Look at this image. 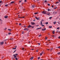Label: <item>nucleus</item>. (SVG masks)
I'll use <instances>...</instances> for the list:
<instances>
[{
  "label": "nucleus",
  "mask_w": 60,
  "mask_h": 60,
  "mask_svg": "<svg viewBox=\"0 0 60 60\" xmlns=\"http://www.w3.org/2000/svg\"><path fill=\"white\" fill-rule=\"evenodd\" d=\"M42 13L43 14H47V12L45 11H44L42 12Z\"/></svg>",
  "instance_id": "1"
},
{
  "label": "nucleus",
  "mask_w": 60,
  "mask_h": 60,
  "mask_svg": "<svg viewBox=\"0 0 60 60\" xmlns=\"http://www.w3.org/2000/svg\"><path fill=\"white\" fill-rule=\"evenodd\" d=\"M31 7H32V8H35V7H36L35 6H34V5H32L31 6Z\"/></svg>",
  "instance_id": "2"
},
{
  "label": "nucleus",
  "mask_w": 60,
  "mask_h": 60,
  "mask_svg": "<svg viewBox=\"0 0 60 60\" xmlns=\"http://www.w3.org/2000/svg\"><path fill=\"white\" fill-rule=\"evenodd\" d=\"M46 29V28H45L44 29H42L41 30L42 31H45Z\"/></svg>",
  "instance_id": "3"
},
{
  "label": "nucleus",
  "mask_w": 60,
  "mask_h": 60,
  "mask_svg": "<svg viewBox=\"0 0 60 60\" xmlns=\"http://www.w3.org/2000/svg\"><path fill=\"white\" fill-rule=\"evenodd\" d=\"M24 30H26L27 31H28V28H25L24 29Z\"/></svg>",
  "instance_id": "4"
},
{
  "label": "nucleus",
  "mask_w": 60,
  "mask_h": 60,
  "mask_svg": "<svg viewBox=\"0 0 60 60\" xmlns=\"http://www.w3.org/2000/svg\"><path fill=\"white\" fill-rule=\"evenodd\" d=\"M31 24H32V25H34L35 24V23L34 22H31Z\"/></svg>",
  "instance_id": "5"
},
{
  "label": "nucleus",
  "mask_w": 60,
  "mask_h": 60,
  "mask_svg": "<svg viewBox=\"0 0 60 60\" xmlns=\"http://www.w3.org/2000/svg\"><path fill=\"white\" fill-rule=\"evenodd\" d=\"M44 52L43 51V52H42V53H40V56H41V55H42V54H43Z\"/></svg>",
  "instance_id": "6"
},
{
  "label": "nucleus",
  "mask_w": 60,
  "mask_h": 60,
  "mask_svg": "<svg viewBox=\"0 0 60 60\" xmlns=\"http://www.w3.org/2000/svg\"><path fill=\"white\" fill-rule=\"evenodd\" d=\"M4 43V42H0V44H1V45H3V44Z\"/></svg>",
  "instance_id": "7"
},
{
  "label": "nucleus",
  "mask_w": 60,
  "mask_h": 60,
  "mask_svg": "<svg viewBox=\"0 0 60 60\" xmlns=\"http://www.w3.org/2000/svg\"><path fill=\"white\" fill-rule=\"evenodd\" d=\"M56 35H53L52 36V37H54V38H56Z\"/></svg>",
  "instance_id": "8"
},
{
  "label": "nucleus",
  "mask_w": 60,
  "mask_h": 60,
  "mask_svg": "<svg viewBox=\"0 0 60 60\" xmlns=\"http://www.w3.org/2000/svg\"><path fill=\"white\" fill-rule=\"evenodd\" d=\"M41 28V27L40 28H37L36 29V30H38V29H41V28Z\"/></svg>",
  "instance_id": "9"
},
{
  "label": "nucleus",
  "mask_w": 60,
  "mask_h": 60,
  "mask_svg": "<svg viewBox=\"0 0 60 60\" xmlns=\"http://www.w3.org/2000/svg\"><path fill=\"white\" fill-rule=\"evenodd\" d=\"M35 19H37V20H38L39 19V17H38V18H37V17H35Z\"/></svg>",
  "instance_id": "10"
},
{
  "label": "nucleus",
  "mask_w": 60,
  "mask_h": 60,
  "mask_svg": "<svg viewBox=\"0 0 60 60\" xmlns=\"http://www.w3.org/2000/svg\"><path fill=\"white\" fill-rule=\"evenodd\" d=\"M32 26L30 25H29V26H28V28H30V27H31Z\"/></svg>",
  "instance_id": "11"
},
{
  "label": "nucleus",
  "mask_w": 60,
  "mask_h": 60,
  "mask_svg": "<svg viewBox=\"0 0 60 60\" xmlns=\"http://www.w3.org/2000/svg\"><path fill=\"white\" fill-rule=\"evenodd\" d=\"M34 59V57H32L30 58V60H33Z\"/></svg>",
  "instance_id": "12"
},
{
  "label": "nucleus",
  "mask_w": 60,
  "mask_h": 60,
  "mask_svg": "<svg viewBox=\"0 0 60 60\" xmlns=\"http://www.w3.org/2000/svg\"><path fill=\"white\" fill-rule=\"evenodd\" d=\"M40 23H41V25H42L43 24H42V21H41Z\"/></svg>",
  "instance_id": "13"
},
{
  "label": "nucleus",
  "mask_w": 60,
  "mask_h": 60,
  "mask_svg": "<svg viewBox=\"0 0 60 60\" xmlns=\"http://www.w3.org/2000/svg\"><path fill=\"white\" fill-rule=\"evenodd\" d=\"M56 21L54 22H53V23L54 24H56Z\"/></svg>",
  "instance_id": "14"
},
{
  "label": "nucleus",
  "mask_w": 60,
  "mask_h": 60,
  "mask_svg": "<svg viewBox=\"0 0 60 60\" xmlns=\"http://www.w3.org/2000/svg\"><path fill=\"white\" fill-rule=\"evenodd\" d=\"M47 15H49V16L50 15V13H49L47 14Z\"/></svg>",
  "instance_id": "15"
},
{
  "label": "nucleus",
  "mask_w": 60,
  "mask_h": 60,
  "mask_svg": "<svg viewBox=\"0 0 60 60\" xmlns=\"http://www.w3.org/2000/svg\"><path fill=\"white\" fill-rule=\"evenodd\" d=\"M52 27V26H49V28H51Z\"/></svg>",
  "instance_id": "16"
},
{
  "label": "nucleus",
  "mask_w": 60,
  "mask_h": 60,
  "mask_svg": "<svg viewBox=\"0 0 60 60\" xmlns=\"http://www.w3.org/2000/svg\"><path fill=\"white\" fill-rule=\"evenodd\" d=\"M14 3V1H12L11 2V4H13V3Z\"/></svg>",
  "instance_id": "17"
},
{
  "label": "nucleus",
  "mask_w": 60,
  "mask_h": 60,
  "mask_svg": "<svg viewBox=\"0 0 60 60\" xmlns=\"http://www.w3.org/2000/svg\"><path fill=\"white\" fill-rule=\"evenodd\" d=\"M38 13V12H35L34 13V14L36 15Z\"/></svg>",
  "instance_id": "18"
},
{
  "label": "nucleus",
  "mask_w": 60,
  "mask_h": 60,
  "mask_svg": "<svg viewBox=\"0 0 60 60\" xmlns=\"http://www.w3.org/2000/svg\"><path fill=\"white\" fill-rule=\"evenodd\" d=\"M8 17V16H6L4 17L6 19V18H7Z\"/></svg>",
  "instance_id": "19"
},
{
  "label": "nucleus",
  "mask_w": 60,
  "mask_h": 60,
  "mask_svg": "<svg viewBox=\"0 0 60 60\" xmlns=\"http://www.w3.org/2000/svg\"><path fill=\"white\" fill-rule=\"evenodd\" d=\"M13 56H14V57H15V58H16V57H17V56H15V55H13Z\"/></svg>",
  "instance_id": "20"
},
{
  "label": "nucleus",
  "mask_w": 60,
  "mask_h": 60,
  "mask_svg": "<svg viewBox=\"0 0 60 60\" xmlns=\"http://www.w3.org/2000/svg\"><path fill=\"white\" fill-rule=\"evenodd\" d=\"M8 30L10 31H11V29H8Z\"/></svg>",
  "instance_id": "21"
},
{
  "label": "nucleus",
  "mask_w": 60,
  "mask_h": 60,
  "mask_svg": "<svg viewBox=\"0 0 60 60\" xmlns=\"http://www.w3.org/2000/svg\"><path fill=\"white\" fill-rule=\"evenodd\" d=\"M10 40H11V41H13V38H11L10 39Z\"/></svg>",
  "instance_id": "22"
},
{
  "label": "nucleus",
  "mask_w": 60,
  "mask_h": 60,
  "mask_svg": "<svg viewBox=\"0 0 60 60\" xmlns=\"http://www.w3.org/2000/svg\"><path fill=\"white\" fill-rule=\"evenodd\" d=\"M44 2L45 3H46H46H48V1H47V0H45L44 1Z\"/></svg>",
  "instance_id": "23"
},
{
  "label": "nucleus",
  "mask_w": 60,
  "mask_h": 60,
  "mask_svg": "<svg viewBox=\"0 0 60 60\" xmlns=\"http://www.w3.org/2000/svg\"><path fill=\"white\" fill-rule=\"evenodd\" d=\"M16 48H16V47H15V48H13V49H16Z\"/></svg>",
  "instance_id": "24"
},
{
  "label": "nucleus",
  "mask_w": 60,
  "mask_h": 60,
  "mask_svg": "<svg viewBox=\"0 0 60 60\" xmlns=\"http://www.w3.org/2000/svg\"><path fill=\"white\" fill-rule=\"evenodd\" d=\"M5 6H6V7H7L8 6V4H6V5H5Z\"/></svg>",
  "instance_id": "25"
},
{
  "label": "nucleus",
  "mask_w": 60,
  "mask_h": 60,
  "mask_svg": "<svg viewBox=\"0 0 60 60\" xmlns=\"http://www.w3.org/2000/svg\"><path fill=\"white\" fill-rule=\"evenodd\" d=\"M52 17H50L49 18V19H51V18H52Z\"/></svg>",
  "instance_id": "26"
},
{
  "label": "nucleus",
  "mask_w": 60,
  "mask_h": 60,
  "mask_svg": "<svg viewBox=\"0 0 60 60\" xmlns=\"http://www.w3.org/2000/svg\"><path fill=\"white\" fill-rule=\"evenodd\" d=\"M58 55H59L60 54V52H59L57 53Z\"/></svg>",
  "instance_id": "27"
},
{
  "label": "nucleus",
  "mask_w": 60,
  "mask_h": 60,
  "mask_svg": "<svg viewBox=\"0 0 60 60\" xmlns=\"http://www.w3.org/2000/svg\"><path fill=\"white\" fill-rule=\"evenodd\" d=\"M57 23H58V24H60V23L59 22H57Z\"/></svg>",
  "instance_id": "28"
},
{
  "label": "nucleus",
  "mask_w": 60,
  "mask_h": 60,
  "mask_svg": "<svg viewBox=\"0 0 60 60\" xmlns=\"http://www.w3.org/2000/svg\"><path fill=\"white\" fill-rule=\"evenodd\" d=\"M45 24H49V22H47L45 23Z\"/></svg>",
  "instance_id": "29"
},
{
  "label": "nucleus",
  "mask_w": 60,
  "mask_h": 60,
  "mask_svg": "<svg viewBox=\"0 0 60 60\" xmlns=\"http://www.w3.org/2000/svg\"><path fill=\"white\" fill-rule=\"evenodd\" d=\"M57 48H58V49H60V46H59L58 47H56Z\"/></svg>",
  "instance_id": "30"
},
{
  "label": "nucleus",
  "mask_w": 60,
  "mask_h": 60,
  "mask_svg": "<svg viewBox=\"0 0 60 60\" xmlns=\"http://www.w3.org/2000/svg\"><path fill=\"white\" fill-rule=\"evenodd\" d=\"M54 32H55V31H54L52 32V33L53 34H55V33H54Z\"/></svg>",
  "instance_id": "31"
},
{
  "label": "nucleus",
  "mask_w": 60,
  "mask_h": 60,
  "mask_svg": "<svg viewBox=\"0 0 60 60\" xmlns=\"http://www.w3.org/2000/svg\"><path fill=\"white\" fill-rule=\"evenodd\" d=\"M60 28H59V27L57 28H56V29H59Z\"/></svg>",
  "instance_id": "32"
},
{
  "label": "nucleus",
  "mask_w": 60,
  "mask_h": 60,
  "mask_svg": "<svg viewBox=\"0 0 60 60\" xmlns=\"http://www.w3.org/2000/svg\"><path fill=\"white\" fill-rule=\"evenodd\" d=\"M7 29V28H6L4 29V30H6Z\"/></svg>",
  "instance_id": "33"
},
{
  "label": "nucleus",
  "mask_w": 60,
  "mask_h": 60,
  "mask_svg": "<svg viewBox=\"0 0 60 60\" xmlns=\"http://www.w3.org/2000/svg\"><path fill=\"white\" fill-rule=\"evenodd\" d=\"M40 57H38V60H39V59H40Z\"/></svg>",
  "instance_id": "34"
},
{
  "label": "nucleus",
  "mask_w": 60,
  "mask_h": 60,
  "mask_svg": "<svg viewBox=\"0 0 60 60\" xmlns=\"http://www.w3.org/2000/svg\"><path fill=\"white\" fill-rule=\"evenodd\" d=\"M59 2H56V4H58V3H59Z\"/></svg>",
  "instance_id": "35"
},
{
  "label": "nucleus",
  "mask_w": 60,
  "mask_h": 60,
  "mask_svg": "<svg viewBox=\"0 0 60 60\" xmlns=\"http://www.w3.org/2000/svg\"><path fill=\"white\" fill-rule=\"evenodd\" d=\"M8 35H10V34H11V33H8Z\"/></svg>",
  "instance_id": "36"
},
{
  "label": "nucleus",
  "mask_w": 60,
  "mask_h": 60,
  "mask_svg": "<svg viewBox=\"0 0 60 60\" xmlns=\"http://www.w3.org/2000/svg\"><path fill=\"white\" fill-rule=\"evenodd\" d=\"M48 6H50V4H48Z\"/></svg>",
  "instance_id": "37"
},
{
  "label": "nucleus",
  "mask_w": 60,
  "mask_h": 60,
  "mask_svg": "<svg viewBox=\"0 0 60 60\" xmlns=\"http://www.w3.org/2000/svg\"><path fill=\"white\" fill-rule=\"evenodd\" d=\"M41 36V35L40 34V35L38 37H40Z\"/></svg>",
  "instance_id": "38"
},
{
  "label": "nucleus",
  "mask_w": 60,
  "mask_h": 60,
  "mask_svg": "<svg viewBox=\"0 0 60 60\" xmlns=\"http://www.w3.org/2000/svg\"><path fill=\"white\" fill-rule=\"evenodd\" d=\"M41 26H44V25L42 24V25H41Z\"/></svg>",
  "instance_id": "39"
},
{
  "label": "nucleus",
  "mask_w": 60,
  "mask_h": 60,
  "mask_svg": "<svg viewBox=\"0 0 60 60\" xmlns=\"http://www.w3.org/2000/svg\"><path fill=\"white\" fill-rule=\"evenodd\" d=\"M41 21H44V20L43 19H42L41 20Z\"/></svg>",
  "instance_id": "40"
},
{
  "label": "nucleus",
  "mask_w": 60,
  "mask_h": 60,
  "mask_svg": "<svg viewBox=\"0 0 60 60\" xmlns=\"http://www.w3.org/2000/svg\"><path fill=\"white\" fill-rule=\"evenodd\" d=\"M8 40V39H6V40H4V41H6V40Z\"/></svg>",
  "instance_id": "41"
},
{
  "label": "nucleus",
  "mask_w": 60,
  "mask_h": 60,
  "mask_svg": "<svg viewBox=\"0 0 60 60\" xmlns=\"http://www.w3.org/2000/svg\"><path fill=\"white\" fill-rule=\"evenodd\" d=\"M15 60H18V58H15Z\"/></svg>",
  "instance_id": "42"
},
{
  "label": "nucleus",
  "mask_w": 60,
  "mask_h": 60,
  "mask_svg": "<svg viewBox=\"0 0 60 60\" xmlns=\"http://www.w3.org/2000/svg\"><path fill=\"white\" fill-rule=\"evenodd\" d=\"M19 26H21V23H19Z\"/></svg>",
  "instance_id": "43"
},
{
  "label": "nucleus",
  "mask_w": 60,
  "mask_h": 60,
  "mask_svg": "<svg viewBox=\"0 0 60 60\" xmlns=\"http://www.w3.org/2000/svg\"><path fill=\"white\" fill-rule=\"evenodd\" d=\"M47 39H48V38L47 37H46L45 38V40H47Z\"/></svg>",
  "instance_id": "44"
},
{
  "label": "nucleus",
  "mask_w": 60,
  "mask_h": 60,
  "mask_svg": "<svg viewBox=\"0 0 60 60\" xmlns=\"http://www.w3.org/2000/svg\"><path fill=\"white\" fill-rule=\"evenodd\" d=\"M38 45H40V43H38Z\"/></svg>",
  "instance_id": "45"
},
{
  "label": "nucleus",
  "mask_w": 60,
  "mask_h": 60,
  "mask_svg": "<svg viewBox=\"0 0 60 60\" xmlns=\"http://www.w3.org/2000/svg\"><path fill=\"white\" fill-rule=\"evenodd\" d=\"M16 50H15L13 52V53H15V52H16Z\"/></svg>",
  "instance_id": "46"
},
{
  "label": "nucleus",
  "mask_w": 60,
  "mask_h": 60,
  "mask_svg": "<svg viewBox=\"0 0 60 60\" xmlns=\"http://www.w3.org/2000/svg\"><path fill=\"white\" fill-rule=\"evenodd\" d=\"M50 11V9H48V11Z\"/></svg>",
  "instance_id": "47"
},
{
  "label": "nucleus",
  "mask_w": 60,
  "mask_h": 60,
  "mask_svg": "<svg viewBox=\"0 0 60 60\" xmlns=\"http://www.w3.org/2000/svg\"><path fill=\"white\" fill-rule=\"evenodd\" d=\"M25 18V16H24L22 17V18Z\"/></svg>",
  "instance_id": "48"
},
{
  "label": "nucleus",
  "mask_w": 60,
  "mask_h": 60,
  "mask_svg": "<svg viewBox=\"0 0 60 60\" xmlns=\"http://www.w3.org/2000/svg\"><path fill=\"white\" fill-rule=\"evenodd\" d=\"M23 27H26V26L25 25V26H23Z\"/></svg>",
  "instance_id": "49"
},
{
  "label": "nucleus",
  "mask_w": 60,
  "mask_h": 60,
  "mask_svg": "<svg viewBox=\"0 0 60 60\" xmlns=\"http://www.w3.org/2000/svg\"><path fill=\"white\" fill-rule=\"evenodd\" d=\"M18 55V54H15V55L16 56H17V55Z\"/></svg>",
  "instance_id": "50"
},
{
  "label": "nucleus",
  "mask_w": 60,
  "mask_h": 60,
  "mask_svg": "<svg viewBox=\"0 0 60 60\" xmlns=\"http://www.w3.org/2000/svg\"><path fill=\"white\" fill-rule=\"evenodd\" d=\"M21 2H22V1H19V3H20Z\"/></svg>",
  "instance_id": "51"
},
{
  "label": "nucleus",
  "mask_w": 60,
  "mask_h": 60,
  "mask_svg": "<svg viewBox=\"0 0 60 60\" xmlns=\"http://www.w3.org/2000/svg\"><path fill=\"white\" fill-rule=\"evenodd\" d=\"M2 0H1L0 1V3H2Z\"/></svg>",
  "instance_id": "52"
},
{
  "label": "nucleus",
  "mask_w": 60,
  "mask_h": 60,
  "mask_svg": "<svg viewBox=\"0 0 60 60\" xmlns=\"http://www.w3.org/2000/svg\"><path fill=\"white\" fill-rule=\"evenodd\" d=\"M24 1L25 2H26V0H25Z\"/></svg>",
  "instance_id": "53"
},
{
  "label": "nucleus",
  "mask_w": 60,
  "mask_h": 60,
  "mask_svg": "<svg viewBox=\"0 0 60 60\" xmlns=\"http://www.w3.org/2000/svg\"><path fill=\"white\" fill-rule=\"evenodd\" d=\"M19 18H22V17H19L18 19H19Z\"/></svg>",
  "instance_id": "54"
},
{
  "label": "nucleus",
  "mask_w": 60,
  "mask_h": 60,
  "mask_svg": "<svg viewBox=\"0 0 60 60\" xmlns=\"http://www.w3.org/2000/svg\"><path fill=\"white\" fill-rule=\"evenodd\" d=\"M31 27H32V28H34V26H32Z\"/></svg>",
  "instance_id": "55"
},
{
  "label": "nucleus",
  "mask_w": 60,
  "mask_h": 60,
  "mask_svg": "<svg viewBox=\"0 0 60 60\" xmlns=\"http://www.w3.org/2000/svg\"><path fill=\"white\" fill-rule=\"evenodd\" d=\"M59 39H60V36H59L58 37Z\"/></svg>",
  "instance_id": "56"
},
{
  "label": "nucleus",
  "mask_w": 60,
  "mask_h": 60,
  "mask_svg": "<svg viewBox=\"0 0 60 60\" xmlns=\"http://www.w3.org/2000/svg\"><path fill=\"white\" fill-rule=\"evenodd\" d=\"M36 52H38V50H36Z\"/></svg>",
  "instance_id": "57"
},
{
  "label": "nucleus",
  "mask_w": 60,
  "mask_h": 60,
  "mask_svg": "<svg viewBox=\"0 0 60 60\" xmlns=\"http://www.w3.org/2000/svg\"><path fill=\"white\" fill-rule=\"evenodd\" d=\"M52 8H53L54 7V6H52Z\"/></svg>",
  "instance_id": "58"
},
{
  "label": "nucleus",
  "mask_w": 60,
  "mask_h": 60,
  "mask_svg": "<svg viewBox=\"0 0 60 60\" xmlns=\"http://www.w3.org/2000/svg\"><path fill=\"white\" fill-rule=\"evenodd\" d=\"M33 21H35V20H33Z\"/></svg>",
  "instance_id": "59"
},
{
  "label": "nucleus",
  "mask_w": 60,
  "mask_h": 60,
  "mask_svg": "<svg viewBox=\"0 0 60 60\" xmlns=\"http://www.w3.org/2000/svg\"><path fill=\"white\" fill-rule=\"evenodd\" d=\"M22 34H24V32H22Z\"/></svg>",
  "instance_id": "60"
},
{
  "label": "nucleus",
  "mask_w": 60,
  "mask_h": 60,
  "mask_svg": "<svg viewBox=\"0 0 60 60\" xmlns=\"http://www.w3.org/2000/svg\"><path fill=\"white\" fill-rule=\"evenodd\" d=\"M58 32H59V31L58 30H57V33H58Z\"/></svg>",
  "instance_id": "61"
},
{
  "label": "nucleus",
  "mask_w": 60,
  "mask_h": 60,
  "mask_svg": "<svg viewBox=\"0 0 60 60\" xmlns=\"http://www.w3.org/2000/svg\"><path fill=\"white\" fill-rule=\"evenodd\" d=\"M52 49H52V48H51V50H52Z\"/></svg>",
  "instance_id": "62"
},
{
  "label": "nucleus",
  "mask_w": 60,
  "mask_h": 60,
  "mask_svg": "<svg viewBox=\"0 0 60 60\" xmlns=\"http://www.w3.org/2000/svg\"><path fill=\"white\" fill-rule=\"evenodd\" d=\"M47 49L48 50H49V49Z\"/></svg>",
  "instance_id": "63"
},
{
  "label": "nucleus",
  "mask_w": 60,
  "mask_h": 60,
  "mask_svg": "<svg viewBox=\"0 0 60 60\" xmlns=\"http://www.w3.org/2000/svg\"><path fill=\"white\" fill-rule=\"evenodd\" d=\"M3 58H4V57H2V58L3 59Z\"/></svg>",
  "instance_id": "64"
}]
</instances>
